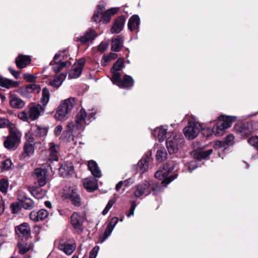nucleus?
Segmentation results:
<instances>
[{
	"mask_svg": "<svg viewBox=\"0 0 258 258\" xmlns=\"http://www.w3.org/2000/svg\"><path fill=\"white\" fill-rule=\"evenodd\" d=\"M94 115L93 112L88 114L84 109H81L76 116L75 121L68 123L67 131L76 135L77 137L81 136L85 125L89 124L92 119H94Z\"/></svg>",
	"mask_w": 258,
	"mask_h": 258,
	"instance_id": "f257e3e1",
	"label": "nucleus"
},
{
	"mask_svg": "<svg viewBox=\"0 0 258 258\" xmlns=\"http://www.w3.org/2000/svg\"><path fill=\"white\" fill-rule=\"evenodd\" d=\"M236 117L230 116L221 115L218 117V120L216 125L212 129L208 128L209 131V135L213 133L215 136H222L225 130L229 128L232 122L235 121Z\"/></svg>",
	"mask_w": 258,
	"mask_h": 258,
	"instance_id": "f03ea898",
	"label": "nucleus"
},
{
	"mask_svg": "<svg viewBox=\"0 0 258 258\" xmlns=\"http://www.w3.org/2000/svg\"><path fill=\"white\" fill-rule=\"evenodd\" d=\"M44 107L40 104H33L29 106L27 110L25 109L19 112L18 118L23 121L35 120L44 112Z\"/></svg>",
	"mask_w": 258,
	"mask_h": 258,
	"instance_id": "7ed1b4c3",
	"label": "nucleus"
},
{
	"mask_svg": "<svg viewBox=\"0 0 258 258\" xmlns=\"http://www.w3.org/2000/svg\"><path fill=\"white\" fill-rule=\"evenodd\" d=\"M75 104L74 98L71 97L62 101L57 107L55 118L60 121L66 120Z\"/></svg>",
	"mask_w": 258,
	"mask_h": 258,
	"instance_id": "20e7f679",
	"label": "nucleus"
},
{
	"mask_svg": "<svg viewBox=\"0 0 258 258\" xmlns=\"http://www.w3.org/2000/svg\"><path fill=\"white\" fill-rule=\"evenodd\" d=\"M173 169V163L169 162L165 164L162 169H160L155 173V177L160 180H162L161 184H165V186L170 183L173 180L177 177V175L174 174L168 176L169 174Z\"/></svg>",
	"mask_w": 258,
	"mask_h": 258,
	"instance_id": "39448f33",
	"label": "nucleus"
},
{
	"mask_svg": "<svg viewBox=\"0 0 258 258\" xmlns=\"http://www.w3.org/2000/svg\"><path fill=\"white\" fill-rule=\"evenodd\" d=\"M183 142L182 138L172 133L166 141V148L169 153L171 154L177 153Z\"/></svg>",
	"mask_w": 258,
	"mask_h": 258,
	"instance_id": "423d86ee",
	"label": "nucleus"
},
{
	"mask_svg": "<svg viewBox=\"0 0 258 258\" xmlns=\"http://www.w3.org/2000/svg\"><path fill=\"white\" fill-rule=\"evenodd\" d=\"M134 194L135 197L139 198L143 196L149 195L151 191L156 189L155 185L151 180H146L142 183L135 186Z\"/></svg>",
	"mask_w": 258,
	"mask_h": 258,
	"instance_id": "0eeeda50",
	"label": "nucleus"
},
{
	"mask_svg": "<svg viewBox=\"0 0 258 258\" xmlns=\"http://www.w3.org/2000/svg\"><path fill=\"white\" fill-rule=\"evenodd\" d=\"M25 137L26 141L23 146V152L20 156L21 160H23L33 155L35 150V138L32 137V135L30 133H26Z\"/></svg>",
	"mask_w": 258,
	"mask_h": 258,
	"instance_id": "6e6552de",
	"label": "nucleus"
},
{
	"mask_svg": "<svg viewBox=\"0 0 258 258\" xmlns=\"http://www.w3.org/2000/svg\"><path fill=\"white\" fill-rule=\"evenodd\" d=\"M202 129V125L192 120L188 121V125L183 129L185 137L188 140H193L198 135Z\"/></svg>",
	"mask_w": 258,
	"mask_h": 258,
	"instance_id": "1a4fd4ad",
	"label": "nucleus"
},
{
	"mask_svg": "<svg viewBox=\"0 0 258 258\" xmlns=\"http://www.w3.org/2000/svg\"><path fill=\"white\" fill-rule=\"evenodd\" d=\"M67 57L65 51L58 52L55 55L53 60L50 62V64L53 66L52 69L54 72L58 73L63 68L70 66L71 63L64 60L65 57Z\"/></svg>",
	"mask_w": 258,
	"mask_h": 258,
	"instance_id": "9d476101",
	"label": "nucleus"
},
{
	"mask_svg": "<svg viewBox=\"0 0 258 258\" xmlns=\"http://www.w3.org/2000/svg\"><path fill=\"white\" fill-rule=\"evenodd\" d=\"M35 183L39 186H44L49 180V172L46 169L38 168L34 171Z\"/></svg>",
	"mask_w": 258,
	"mask_h": 258,
	"instance_id": "9b49d317",
	"label": "nucleus"
},
{
	"mask_svg": "<svg viewBox=\"0 0 258 258\" xmlns=\"http://www.w3.org/2000/svg\"><path fill=\"white\" fill-rule=\"evenodd\" d=\"M118 8H112L104 12V7L99 5L97 8V13L101 15L104 23L110 22L111 16L116 14L118 11Z\"/></svg>",
	"mask_w": 258,
	"mask_h": 258,
	"instance_id": "f8f14e48",
	"label": "nucleus"
},
{
	"mask_svg": "<svg viewBox=\"0 0 258 258\" xmlns=\"http://www.w3.org/2000/svg\"><path fill=\"white\" fill-rule=\"evenodd\" d=\"M85 60L84 58L79 59L77 62L75 63L70 70L69 78L71 79H76L78 78L81 74L83 68L84 66Z\"/></svg>",
	"mask_w": 258,
	"mask_h": 258,
	"instance_id": "ddd939ff",
	"label": "nucleus"
},
{
	"mask_svg": "<svg viewBox=\"0 0 258 258\" xmlns=\"http://www.w3.org/2000/svg\"><path fill=\"white\" fill-rule=\"evenodd\" d=\"M58 248L66 254L70 255L76 249V245L69 240L61 239L59 241Z\"/></svg>",
	"mask_w": 258,
	"mask_h": 258,
	"instance_id": "4468645a",
	"label": "nucleus"
},
{
	"mask_svg": "<svg viewBox=\"0 0 258 258\" xmlns=\"http://www.w3.org/2000/svg\"><path fill=\"white\" fill-rule=\"evenodd\" d=\"M83 217L78 213H74L71 216V224L77 232L82 231Z\"/></svg>",
	"mask_w": 258,
	"mask_h": 258,
	"instance_id": "2eb2a0df",
	"label": "nucleus"
},
{
	"mask_svg": "<svg viewBox=\"0 0 258 258\" xmlns=\"http://www.w3.org/2000/svg\"><path fill=\"white\" fill-rule=\"evenodd\" d=\"M9 104L11 107L15 109H21L25 105V102L17 95L10 94Z\"/></svg>",
	"mask_w": 258,
	"mask_h": 258,
	"instance_id": "dca6fc26",
	"label": "nucleus"
},
{
	"mask_svg": "<svg viewBox=\"0 0 258 258\" xmlns=\"http://www.w3.org/2000/svg\"><path fill=\"white\" fill-rule=\"evenodd\" d=\"M19 142L20 138L15 133H13L7 137L4 142V146L8 149H13Z\"/></svg>",
	"mask_w": 258,
	"mask_h": 258,
	"instance_id": "f3484780",
	"label": "nucleus"
},
{
	"mask_svg": "<svg viewBox=\"0 0 258 258\" xmlns=\"http://www.w3.org/2000/svg\"><path fill=\"white\" fill-rule=\"evenodd\" d=\"M49 215V212L45 209H41L38 212L32 211L30 214V218L35 222L42 221Z\"/></svg>",
	"mask_w": 258,
	"mask_h": 258,
	"instance_id": "a211bd4d",
	"label": "nucleus"
},
{
	"mask_svg": "<svg viewBox=\"0 0 258 258\" xmlns=\"http://www.w3.org/2000/svg\"><path fill=\"white\" fill-rule=\"evenodd\" d=\"M237 132L240 133L243 138H246L252 132L251 125L248 123H241L235 126Z\"/></svg>",
	"mask_w": 258,
	"mask_h": 258,
	"instance_id": "6ab92c4d",
	"label": "nucleus"
},
{
	"mask_svg": "<svg viewBox=\"0 0 258 258\" xmlns=\"http://www.w3.org/2000/svg\"><path fill=\"white\" fill-rule=\"evenodd\" d=\"M125 22V20L124 17L117 18L110 29L111 33L112 34L119 33L123 29Z\"/></svg>",
	"mask_w": 258,
	"mask_h": 258,
	"instance_id": "aec40b11",
	"label": "nucleus"
},
{
	"mask_svg": "<svg viewBox=\"0 0 258 258\" xmlns=\"http://www.w3.org/2000/svg\"><path fill=\"white\" fill-rule=\"evenodd\" d=\"M16 234L19 237H27L30 233V228L28 224L23 223L15 228Z\"/></svg>",
	"mask_w": 258,
	"mask_h": 258,
	"instance_id": "412c9836",
	"label": "nucleus"
},
{
	"mask_svg": "<svg viewBox=\"0 0 258 258\" xmlns=\"http://www.w3.org/2000/svg\"><path fill=\"white\" fill-rule=\"evenodd\" d=\"M167 126L161 125L157 127L155 130L152 132V135L158 139L159 141H163L167 134Z\"/></svg>",
	"mask_w": 258,
	"mask_h": 258,
	"instance_id": "4be33fe9",
	"label": "nucleus"
},
{
	"mask_svg": "<svg viewBox=\"0 0 258 258\" xmlns=\"http://www.w3.org/2000/svg\"><path fill=\"white\" fill-rule=\"evenodd\" d=\"M59 171L62 176H66L73 173L74 167L71 162H65L62 164Z\"/></svg>",
	"mask_w": 258,
	"mask_h": 258,
	"instance_id": "5701e85b",
	"label": "nucleus"
},
{
	"mask_svg": "<svg viewBox=\"0 0 258 258\" xmlns=\"http://www.w3.org/2000/svg\"><path fill=\"white\" fill-rule=\"evenodd\" d=\"M97 36V34L94 30L89 29L83 36L78 38V40L81 41L82 43H85L89 41H93Z\"/></svg>",
	"mask_w": 258,
	"mask_h": 258,
	"instance_id": "b1692460",
	"label": "nucleus"
},
{
	"mask_svg": "<svg viewBox=\"0 0 258 258\" xmlns=\"http://www.w3.org/2000/svg\"><path fill=\"white\" fill-rule=\"evenodd\" d=\"M15 61L18 68L23 69L30 63L31 58L28 55L20 54L16 59Z\"/></svg>",
	"mask_w": 258,
	"mask_h": 258,
	"instance_id": "393cba45",
	"label": "nucleus"
},
{
	"mask_svg": "<svg viewBox=\"0 0 258 258\" xmlns=\"http://www.w3.org/2000/svg\"><path fill=\"white\" fill-rule=\"evenodd\" d=\"M32 133L29 132L34 138V137H43L45 136L47 133V129L46 127H43L40 126L35 125L32 127Z\"/></svg>",
	"mask_w": 258,
	"mask_h": 258,
	"instance_id": "a878e982",
	"label": "nucleus"
},
{
	"mask_svg": "<svg viewBox=\"0 0 258 258\" xmlns=\"http://www.w3.org/2000/svg\"><path fill=\"white\" fill-rule=\"evenodd\" d=\"M49 146L50 159L52 161H57L59 151V145L55 144L53 143H50L49 144Z\"/></svg>",
	"mask_w": 258,
	"mask_h": 258,
	"instance_id": "bb28decb",
	"label": "nucleus"
},
{
	"mask_svg": "<svg viewBox=\"0 0 258 258\" xmlns=\"http://www.w3.org/2000/svg\"><path fill=\"white\" fill-rule=\"evenodd\" d=\"M19 85L18 82L3 78L0 75V86L1 87L7 89H10L17 87Z\"/></svg>",
	"mask_w": 258,
	"mask_h": 258,
	"instance_id": "cd10ccee",
	"label": "nucleus"
},
{
	"mask_svg": "<svg viewBox=\"0 0 258 258\" xmlns=\"http://www.w3.org/2000/svg\"><path fill=\"white\" fill-rule=\"evenodd\" d=\"M140 24V19L138 15H133L132 16L128 22V28L130 30L133 31L138 30Z\"/></svg>",
	"mask_w": 258,
	"mask_h": 258,
	"instance_id": "c85d7f7f",
	"label": "nucleus"
},
{
	"mask_svg": "<svg viewBox=\"0 0 258 258\" xmlns=\"http://www.w3.org/2000/svg\"><path fill=\"white\" fill-rule=\"evenodd\" d=\"M18 199L24 209L30 210L34 208V202L31 199L27 198L25 195H19Z\"/></svg>",
	"mask_w": 258,
	"mask_h": 258,
	"instance_id": "c756f323",
	"label": "nucleus"
},
{
	"mask_svg": "<svg viewBox=\"0 0 258 258\" xmlns=\"http://www.w3.org/2000/svg\"><path fill=\"white\" fill-rule=\"evenodd\" d=\"M88 166L89 170L91 172L94 176L100 177L101 172L96 162L91 160L88 162Z\"/></svg>",
	"mask_w": 258,
	"mask_h": 258,
	"instance_id": "7c9ffc66",
	"label": "nucleus"
},
{
	"mask_svg": "<svg viewBox=\"0 0 258 258\" xmlns=\"http://www.w3.org/2000/svg\"><path fill=\"white\" fill-rule=\"evenodd\" d=\"M151 154L149 153L141 159L138 163V166L142 172L146 171L148 169V162L150 160Z\"/></svg>",
	"mask_w": 258,
	"mask_h": 258,
	"instance_id": "2f4dec72",
	"label": "nucleus"
},
{
	"mask_svg": "<svg viewBox=\"0 0 258 258\" xmlns=\"http://www.w3.org/2000/svg\"><path fill=\"white\" fill-rule=\"evenodd\" d=\"M84 187L88 191H91L97 188V180L94 178H86L84 181Z\"/></svg>",
	"mask_w": 258,
	"mask_h": 258,
	"instance_id": "473e14b6",
	"label": "nucleus"
},
{
	"mask_svg": "<svg viewBox=\"0 0 258 258\" xmlns=\"http://www.w3.org/2000/svg\"><path fill=\"white\" fill-rule=\"evenodd\" d=\"M66 74L61 73L57 77L54 78V79L50 81L49 84L55 88H58L62 83L63 81L66 78Z\"/></svg>",
	"mask_w": 258,
	"mask_h": 258,
	"instance_id": "72a5a7b5",
	"label": "nucleus"
},
{
	"mask_svg": "<svg viewBox=\"0 0 258 258\" xmlns=\"http://www.w3.org/2000/svg\"><path fill=\"white\" fill-rule=\"evenodd\" d=\"M76 137V135H74V134L68 132V131H66L62 135V139L63 142L66 143H71V146L74 147L76 145L77 142L75 141L74 137Z\"/></svg>",
	"mask_w": 258,
	"mask_h": 258,
	"instance_id": "f704fd0d",
	"label": "nucleus"
},
{
	"mask_svg": "<svg viewBox=\"0 0 258 258\" xmlns=\"http://www.w3.org/2000/svg\"><path fill=\"white\" fill-rule=\"evenodd\" d=\"M122 44V38L120 36H117L116 38L112 39L111 50L113 51L117 52L121 48Z\"/></svg>",
	"mask_w": 258,
	"mask_h": 258,
	"instance_id": "c9c22d12",
	"label": "nucleus"
},
{
	"mask_svg": "<svg viewBox=\"0 0 258 258\" xmlns=\"http://www.w3.org/2000/svg\"><path fill=\"white\" fill-rule=\"evenodd\" d=\"M121 82V85H119V87L124 88L132 87L134 83L133 79L128 75L124 76Z\"/></svg>",
	"mask_w": 258,
	"mask_h": 258,
	"instance_id": "e433bc0d",
	"label": "nucleus"
},
{
	"mask_svg": "<svg viewBox=\"0 0 258 258\" xmlns=\"http://www.w3.org/2000/svg\"><path fill=\"white\" fill-rule=\"evenodd\" d=\"M213 152L212 149L207 151H200L194 154V158L199 160L206 159Z\"/></svg>",
	"mask_w": 258,
	"mask_h": 258,
	"instance_id": "4c0bfd02",
	"label": "nucleus"
},
{
	"mask_svg": "<svg viewBox=\"0 0 258 258\" xmlns=\"http://www.w3.org/2000/svg\"><path fill=\"white\" fill-rule=\"evenodd\" d=\"M70 198L72 204L75 206L78 207L81 205V199L76 189L72 190Z\"/></svg>",
	"mask_w": 258,
	"mask_h": 258,
	"instance_id": "58836bf2",
	"label": "nucleus"
},
{
	"mask_svg": "<svg viewBox=\"0 0 258 258\" xmlns=\"http://www.w3.org/2000/svg\"><path fill=\"white\" fill-rule=\"evenodd\" d=\"M32 195L36 199H41L45 195V191L39 187H33L31 189Z\"/></svg>",
	"mask_w": 258,
	"mask_h": 258,
	"instance_id": "ea45409f",
	"label": "nucleus"
},
{
	"mask_svg": "<svg viewBox=\"0 0 258 258\" xmlns=\"http://www.w3.org/2000/svg\"><path fill=\"white\" fill-rule=\"evenodd\" d=\"M50 93L48 89L44 88L42 90V97L41 98V102L42 103V106H45L48 103L49 100Z\"/></svg>",
	"mask_w": 258,
	"mask_h": 258,
	"instance_id": "a19ab883",
	"label": "nucleus"
},
{
	"mask_svg": "<svg viewBox=\"0 0 258 258\" xmlns=\"http://www.w3.org/2000/svg\"><path fill=\"white\" fill-rule=\"evenodd\" d=\"M111 72L112 74L111 80L113 84L116 85L118 86H119V85H121V80L120 79L121 74L118 72H115L113 71H111Z\"/></svg>",
	"mask_w": 258,
	"mask_h": 258,
	"instance_id": "79ce46f5",
	"label": "nucleus"
},
{
	"mask_svg": "<svg viewBox=\"0 0 258 258\" xmlns=\"http://www.w3.org/2000/svg\"><path fill=\"white\" fill-rule=\"evenodd\" d=\"M167 154L164 148L159 149L156 153V159L159 161H162L166 159Z\"/></svg>",
	"mask_w": 258,
	"mask_h": 258,
	"instance_id": "37998d69",
	"label": "nucleus"
},
{
	"mask_svg": "<svg viewBox=\"0 0 258 258\" xmlns=\"http://www.w3.org/2000/svg\"><path fill=\"white\" fill-rule=\"evenodd\" d=\"M113 230V228H112V227H111V226L107 225L106 229L104 231L103 235L100 236L99 237V242H103L107 238V237L111 234Z\"/></svg>",
	"mask_w": 258,
	"mask_h": 258,
	"instance_id": "c03bdc74",
	"label": "nucleus"
},
{
	"mask_svg": "<svg viewBox=\"0 0 258 258\" xmlns=\"http://www.w3.org/2000/svg\"><path fill=\"white\" fill-rule=\"evenodd\" d=\"M123 59L121 58H119L114 64L111 71L118 72L123 68Z\"/></svg>",
	"mask_w": 258,
	"mask_h": 258,
	"instance_id": "a18cd8bd",
	"label": "nucleus"
},
{
	"mask_svg": "<svg viewBox=\"0 0 258 258\" xmlns=\"http://www.w3.org/2000/svg\"><path fill=\"white\" fill-rule=\"evenodd\" d=\"M9 186L8 181L6 179L0 180V191L4 194H6Z\"/></svg>",
	"mask_w": 258,
	"mask_h": 258,
	"instance_id": "49530a36",
	"label": "nucleus"
},
{
	"mask_svg": "<svg viewBox=\"0 0 258 258\" xmlns=\"http://www.w3.org/2000/svg\"><path fill=\"white\" fill-rule=\"evenodd\" d=\"M27 88L28 89V90H29L30 93H38L41 90L40 86L35 84H32L27 85Z\"/></svg>",
	"mask_w": 258,
	"mask_h": 258,
	"instance_id": "de8ad7c7",
	"label": "nucleus"
},
{
	"mask_svg": "<svg viewBox=\"0 0 258 258\" xmlns=\"http://www.w3.org/2000/svg\"><path fill=\"white\" fill-rule=\"evenodd\" d=\"M247 142L258 151V136H252L250 137L248 139Z\"/></svg>",
	"mask_w": 258,
	"mask_h": 258,
	"instance_id": "09e8293b",
	"label": "nucleus"
},
{
	"mask_svg": "<svg viewBox=\"0 0 258 258\" xmlns=\"http://www.w3.org/2000/svg\"><path fill=\"white\" fill-rule=\"evenodd\" d=\"M18 92L23 97H29L30 93L27 88V85L24 88H20L18 90Z\"/></svg>",
	"mask_w": 258,
	"mask_h": 258,
	"instance_id": "8fccbe9b",
	"label": "nucleus"
},
{
	"mask_svg": "<svg viewBox=\"0 0 258 258\" xmlns=\"http://www.w3.org/2000/svg\"><path fill=\"white\" fill-rule=\"evenodd\" d=\"M12 165V163L11 160L9 159H7L2 162V169L4 170H8L10 169Z\"/></svg>",
	"mask_w": 258,
	"mask_h": 258,
	"instance_id": "3c124183",
	"label": "nucleus"
},
{
	"mask_svg": "<svg viewBox=\"0 0 258 258\" xmlns=\"http://www.w3.org/2000/svg\"><path fill=\"white\" fill-rule=\"evenodd\" d=\"M19 247L20 249V252L21 254H24L26 253L30 249V246L27 244H19Z\"/></svg>",
	"mask_w": 258,
	"mask_h": 258,
	"instance_id": "603ef678",
	"label": "nucleus"
},
{
	"mask_svg": "<svg viewBox=\"0 0 258 258\" xmlns=\"http://www.w3.org/2000/svg\"><path fill=\"white\" fill-rule=\"evenodd\" d=\"M114 203H115V201L113 200H110L108 201L106 207L102 211V214L103 215H106L108 212V211L111 209V208L112 207V206L113 205Z\"/></svg>",
	"mask_w": 258,
	"mask_h": 258,
	"instance_id": "864d4df0",
	"label": "nucleus"
},
{
	"mask_svg": "<svg viewBox=\"0 0 258 258\" xmlns=\"http://www.w3.org/2000/svg\"><path fill=\"white\" fill-rule=\"evenodd\" d=\"M23 78L29 82H35L36 77L31 74L25 73L23 75Z\"/></svg>",
	"mask_w": 258,
	"mask_h": 258,
	"instance_id": "5fc2aeb1",
	"label": "nucleus"
},
{
	"mask_svg": "<svg viewBox=\"0 0 258 258\" xmlns=\"http://www.w3.org/2000/svg\"><path fill=\"white\" fill-rule=\"evenodd\" d=\"M234 139V136L232 134H229L226 137L224 142L225 145H231L233 144Z\"/></svg>",
	"mask_w": 258,
	"mask_h": 258,
	"instance_id": "6e6d98bb",
	"label": "nucleus"
},
{
	"mask_svg": "<svg viewBox=\"0 0 258 258\" xmlns=\"http://www.w3.org/2000/svg\"><path fill=\"white\" fill-rule=\"evenodd\" d=\"M10 124V122L6 118H0V128H5L8 127Z\"/></svg>",
	"mask_w": 258,
	"mask_h": 258,
	"instance_id": "4d7b16f0",
	"label": "nucleus"
},
{
	"mask_svg": "<svg viewBox=\"0 0 258 258\" xmlns=\"http://www.w3.org/2000/svg\"><path fill=\"white\" fill-rule=\"evenodd\" d=\"M99 249V247L98 246H95L90 252L89 258H96Z\"/></svg>",
	"mask_w": 258,
	"mask_h": 258,
	"instance_id": "13d9d810",
	"label": "nucleus"
},
{
	"mask_svg": "<svg viewBox=\"0 0 258 258\" xmlns=\"http://www.w3.org/2000/svg\"><path fill=\"white\" fill-rule=\"evenodd\" d=\"M93 20L94 22H100L101 20L102 19L101 17V15L100 14H98L97 13V10L94 13L93 17Z\"/></svg>",
	"mask_w": 258,
	"mask_h": 258,
	"instance_id": "bf43d9fd",
	"label": "nucleus"
},
{
	"mask_svg": "<svg viewBox=\"0 0 258 258\" xmlns=\"http://www.w3.org/2000/svg\"><path fill=\"white\" fill-rule=\"evenodd\" d=\"M108 46V44L106 43H101L98 46V50L101 52H104L105 51Z\"/></svg>",
	"mask_w": 258,
	"mask_h": 258,
	"instance_id": "052dcab7",
	"label": "nucleus"
},
{
	"mask_svg": "<svg viewBox=\"0 0 258 258\" xmlns=\"http://www.w3.org/2000/svg\"><path fill=\"white\" fill-rule=\"evenodd\" d=\"M118 221V218L117 217H113L111 219L110 222L107 225L111 226V227L114 229V227L117 224Z\"/></svg>",
	"mask_w": 258,
	"mask_h": 258,
	"instance_id": "680f3d73",
	"label": "nucleus"
},
{
	"mask_svg": "<svg viewBox=\"0 0 258 258\" xmlns=\"http://www.w3.org/2000/svg\"><path fill=\"white\" fill-rule=\"evenodd\" d=\"M225 145V144L224 141H216L214 145V147L215 149H219L220 148H222L223 147H224Z\"/></svg>",
	"mask_w": 258,
	"mask_h": 258,
	"instance_id": "e2e57ef3",
	"label": "nucleus"
},
{
	"mask_svg": "<svg viewBox=\"0 0 258 258\" xmlns=\"http://www.w3.org/2000/svg\"><path fill=\"white\" fill-rule=\"evenodd\" d=\"M135 181V180L133 178H129L128 179L124 180L123 182V184L125 186H128L131 184H132Z\"/></svg>",
	"mask_w": 258,
	"mask_h": 258,
	"instance_id": "0e129e2a",
	"label": "nucleus"
},
{
	"mask_svg": "<svg viewBox=\"0 0 258 258\" xmlns=\"http://www.w3.org/2000/svg\"><path fill=\"white\" fill-rule=\"evenodd\" d=\"M62 130V127L61 125H59L55 127L54 129V134L57 136H59Z\"/></svg>",
	"mask_w": 258,
	"mask_h": 258,
	"instance_id": "69168bd1",
	"label": "nucleus"
},
{
	"mask_svg": "<svg viewBox=\"0 0 258 258\" xmlns=\"http://www.w3.org/2000/svg\"><path fill=\"white\" fill-rule=\"evenodd\" d=\"M9 71L13 75V76L15 78L18 79L19 77V76H20L19 73L18 72L15 71V70H14L12 68H11V67L9 68Z\"/></svg>",
	"mask_w": 258,
	"mask_h": 258,
	"instance_id": "338daca9",
	"label": "nucleus"
},
{
	"mask_svg": "<svg viewBox=\"0 0 258 258\" xmlns=\"http://www.w3.org/2000/svg\"><path fill=\"white\" fill-rule=\"evenodd\" d=\"M111 60L108 55L104 56L103 58V60L102 61V65L105 66L107 64V63Z\"/></svg>",
	"mask_w": 258,
	"mask_h": 258,
	"instance_id": "774afa93",
	"label": "nucleus"
}]
</instances>
